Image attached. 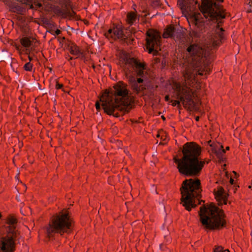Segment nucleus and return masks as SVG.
I'll return each instance as SVG.
<instances>
[{
  "label": "nucleus",
  "mask_w": 252,
  "mask_h": 252,
  "mask_svg": "<svg viewBox=\"0 0 252 252\" xmlns=\"http://www.w3.org/2000/svg\"><path fill=\"white\" fill-rule=\"evenodd\" d=\"M222 28L217 26L215 30L208 33L204 38L202 45L192 44L187 49L188 52V64L185 65L184 77L186 82V86L181 87L177 85L176 88L177 98L179 100H172V105L180 106L182 102L185 107L189 109H194L196 104L192 100L193 93L192 90L187 86H191L195 81V75L198 72L200 75L209 73L210 68L208 67L209 63L210 51L212 47L219 45L223 38Z\"/></svg>",
  "instance_id": "1"
},
{
  "label": "nucleus",
  "mask_w": 252,
  "mask_h": 252,
  "mask_svg": "<svg viewBox=\"0 0 252 252\" xmlns=\"http://www.w3.org/2000/svg\"><path fill=\"white\" fill-rule=\"evenodd\" d=\"M181 158L176 157L173 158L179 173L187 176H199L205 165V161L199 157L200 147L194 142H187L183 146Z\"/></svg>",
  "instance_id": "2"
},
{
  "label": "nucleus",
  "mask_w": 252,
  "mask_h": 252,
  "mask_svg": "<svg viewBox=\"0 0 252 252\" xmlns=\"http://www.w3.org/2000/svg\"><path fill=\"white\" fill-rule=\"evenodd\" d=\"M114 91L110 93L106 91L100 98L102 106L105 112L108 115L119 117L118 113L114 114L115 109L124 113L128 112L131 107L128 91L123 83H119L114 87Z\"/></svg>",
  "instance_id": "3"
},
{
  "label": "nucleus",
  "mask_w": 252,
  "mask_h": 252,
  "mask_svg": "<svg viewBox=\"0 0 252 252\" xmlns=\"http://www.w3.org/2000/svg\"><path fill=\"white\" fill-rule=\"evenodd\" d=\"M200 220L205 228L219 229L225 225V216L222 210L211 203L208 207L203 205L199 212Z\"/></svg>",
  "instance_id": "4"
},
{
  "label": "nucleus",
  "mask_w": 252,
  "mask_h": 252,
  "mask_svg": "<svg viewBox=\"0 0 252 252\" xmlns=\"http://www.w3.org/2000/svg\"><path fill=\"white\" fill-rule=\"evenodd\" d=\"M180 191L181 203L187 210L190 211L192 208L196 207L195 199L201 197L200 181L197 178L186 179L182 183Z\"/></svg>",
  "instance_id": "5"
},
{
  "label": "nucleus",
  "mask_w": 252,
  "mask_h": 252,
  "mask_svg": "<svg viewBox=\"0 0 252 252\" xmlns=\"http://www.w3.org/2000/svg\"><path fill=\"white\" fill-rule=\"evenodd\" d=\"M5 220L8 225L6 227L7 234L0 241V252H14L16 242L20 237V232L17 227V220L12 215L7 216Z\"/></svg>",
  "instance_id": "6"
},
{
  "label": "nucleus",
  "mask_w": 252,
  "mask_h": 252,
  "mask_svg": "<svg viewBox=\"0 0 252 252\" xmlns=\"http://www.w3.org/2000/svg\"><path fill=\"white\" fill-rule=\"evenodd\" d=\"M72 222L68 213L61 212L58 214L53 216L46 228L48 237L50 238L56 233L62 235L65 233H70Z\"/></svg>",
  "instance_id": "7"
},
{
  "label": "nucleus",
  "mask_w": 252,
  "mask_h": 252,
  "mask_svg": "<svg viewBox=\"0 0 252 252\" xmlns=\"http://www.w3.org/2000/svg\"><path fill=\"white\" fill-rule=\"evenodd\" d=\"M178 4L183 14L190 13V17L188 18L190 25L191 24L195 27L200 29L205 26V23L208 24V22L209 21L208 19H206L207 20L205 21L200 13L194 12L197 8L200 9L199 6H201L196 0H178Z\"/></svg>",
  "instance_id": "8"
},
{
  "label": "nucleus",
  "mask_w": 252,
  "mask_h": 252,
  "mask_svg": "<svg viewBox=\"0 0 252 252\" xmlns=\"http://www.w3.org/2000/svg\"><path fill=\"white\" fill-rule=\"evenodd\" d=\"M223 0H202L200 11L205 19L209 21L217 22L224 19L226 13L225 10L222 8L218 2H222Z\"/></svg>",
  "instance_id": "9"
},
{
  "label": "nucleus",
  "mask_w": 252,
  "mask_h": 252,
  "mask_svg": "<svg viewBox=\"0 0 252 252\" xmlns=\"http://www.w3.org/2000/svg\"><path fill=\"white\" fill-rule=\"evenodd\" d=\"M146 34V46L149 53L151 54L154 52V54L156 55L160 45V34L157 31L149 30L147 32Z\"/></svg>",
  "instance_id": "10"
},
{
  "label": "nucleus",
  "mask_w": 252,
  "mask_h": 252,
  "mask_svg": "<svg viewBox=\"0 0 252 252\" xmlns=\"http://www.w3.org/2000/svg\"><path fill=\"white\" fill-rule=\"evenodd\" d=\"M164 38L171 37L176 41L178 40L181 42H184L183 30L181 28L173 25H169L165 29L163 34Z\"/></svg>",
  "instance_id": "11"
},
{
  "label": "nucleus",
  "mask_w": 252,
  "mask_h": 252,
  "mask_svg": "<svg viewBox=\"0 0 252 252\" xmlns=\"http://www.w3.org/2000/svg\"><path fill=\"white\" fill-rule=\"evenodd\" d=\"M127 78L132 89L136 93L138 94L145 89L143 84L144 79L140 77L136 80L134 77L131 76H127Z\"/></svg>",
  "instance_id": "12"
},
{
  "label": "nucleus",
  "mask_w": 252,
  "mask_h": 252,
  "mask_svg": "<svg viewBox=\"0 0 252 252\" xmlns=\"http://www.w3.org/2000/svg\"><path fill=\"white\" fill-rule=\"evenodd\" d=\"M126 64L131 65L136 72L137 76L141 77H144V71L145 67L144 64L143 63L139 62L133 58H131L127 60Z\"/></svg>",
  "instance_id": "13"
},
{
  "label": "nucleus",
  "mask_w": 252,
  "mask_h": 252,
  "mask_svg": "<svg viewBox=\"0 0 252 252\" xmlns=\"http://www.w3.org/2000/svg\"><path fill=\"white\" fill-rule=\"evenodd\" d=\"M105 35L107 38H111L114 40L118 38L124 40L126 38L123 30L120 27H118L113 29H110L108 32L105 33Z\"/></svg>",
  "instance_id": "14"
},
{
  "label": "nucleus",
  "mask_w": 252,
  "mask_h": 252,
  "mask_svg": "<svg viewBox=\"0 0 252 252\" xmlns=\"http://www.w3.org/2000/svg\"><path fill=\"white\" fill-rule=\"evenodd\" d=\"M215 198L218 202L219 205L222 203L226 204L228 194L226 193L221 187H219L217 190H214Z\"/></svg>",
  "instance_id": "15"
},
{
  "label": "nucleus",
  "mask_w": 252,
  "mask_h": 252,
  "mask_svg": "<svg viewBox=\"0 0 252 252\" xmlns=\"http://www.w3.org/2000/svg\"><path fill=\"white\" fill-rule=\"evenodd\" d=\"M213 152L216 154V156L220 160L223 161L225 159L224 157V154L225 153V150L223 149L222 145H220L219 147L217 146L216 147H213Z\"/></svg>",
  "instance_id": "16"
},
{
  "label": "nucleus",
  "mask_w": 252,
  "mask_h": 252,
  "mask_svg": "<svg viewBox=\"0 0 252 252\" xmlns=\"http://www.w3.org/2000/svg\"><path fill=\"white\" fill-rule=\"evenodd\" d=\"M70 52L72 55L76 56H79L81 54L79 47L76 45L70 47Z\"/></svg>",
  "instance_id": "17"
},
{
  "label": "nucleus",
  "mask_w": 252,
  "mask_h": 252,
  "mask_svg": "<svg viewBox=\"0 0 252 252\" xmlns=\"http://www.w3.org/2000/svg\"><path fill=\"white\" fill-rule=\"evenodd\" d=\"M203 27H202V29H197L195 27L194 30L192 31L191 32H190V36L192 37L198 38L200 36V32L203 30Z\"/></svg>",
  "instance_id": "18"
},
{
  "label": "nucleus",
  "mask_w": 252,
  "mask_h": 252,
  "mask_svg": "<svg viewBox=\"0 0 252 252\" xmlns=\"http://www.w3.org/2000/svg\"><path fill=\"white\" fill-rule=\"evenodd\" d=\"M136 16L133 12H130L127 14V20L129 24H132L135 20Z\"/></svg>",
  "instance_id": "19"
},
{
  "label": "nucleus",
  "mask_w": 252,
  "mask_h": 252,
  "mask_svg": "<svg viewBox=\"0 0 252 252\" xmlns=\"http://www.w3.org/2000/svg\"><path fill=\"white\" fill-rule=\"evenodd\" d=\"M21 43L22 45L25 47H28L31 44V41L27 37L21 39Z\"/></svg>",
  "instance_id": "20"
},
{
  "label": "nucleus",
  "mask_w": 252,
  "mask_h": 252,
  "mask_svg": "<svg viewBox=\"0 0 252 252\" xmlns=\"http://www.w3.org/2000/svg\"><path fill=\"white\" fill-rule=\"evenodd\" d=\"M75 15V12L68 8L67 4L65 5V17H73Z\"/></svg>",
  "instance_id": "21"
},
{
  "label": "nucleus",
  "mask_w": 252,
  "mask_h": 252,
  "mask_svg": "<svg viewBox=\"0 0 252 252\" xmlns=\"http://www.w3.org/2000/svg\"><path fill=\"white\" fill-rule=\"evenodd\" d=\"M213 252H229L228 250H223V248L221 246H216L214 249Z\"/></svg>",
  "instance_id": "22"
},
{
  "label": "nucleus",
  "mask_w": 252,
  "mask_h": 252,
  "mask_svg": "<svg viewBox=\"0 0 252 252\" xmlns=\"http://www.w3.org/2000/svg\"><path fill=\"white\" fill-rule=\"evenodd\" d=\"M11 9L13 12H17L18 13H22L24 11V9L19 6H15L11 7Z\"/></svg>",
  "instance_id": "23"
},
{
  "label": "nucleus",
  "mask_w": 252,
  "mask_h": 252,
  "mask_svg": "<svg viewBox=\"0 0 252 252\" xmlns=\"http://www.w3.org/2000/svg\"><path fill=\"white\" fill-rule=\"evenodd\" d=\"M57 12L58 14L62 15L63 17H65V9H58Z\"/></svg>",
  "instance_id": "24"
},
{
  "label": "nucleus",
  "mask_w": 252,
  "mask_h": 252,
  "mask_svg": "<svg viewBox=\"0 0 252 252\" xmlns=\"http://www.w3.org/2000/svg\"><path fill=\"white\" fill-rule=\"evenodd\" d=\"M24 67L26 70L31 71L32 68V64L29 62L25 64Z\"/></svg>",
  "instance_id": "25"
},
{
  "label": "nucleus",
  "mask_w": 252,
  "mask_h": 252,
  "mask_svg": "<svg viewBox=\"0 0 252 252\" xmlns=\"http://www.w3.org/2000/svg\"><path fill=\"white\" fill-rule=\"evenodd\" d=\"M160 4V1L159 0H153L152 2V6L153 7H156Z\"/></svg>",
  "instance_id": "26"
},
{
  "label": "nucleus",
  "mask_w": 252,
  "mask_h": 252,
  "mask_svg": "<svg viewBox=\"0 0 252 252\" xmlns=\"http://www.w3.org/2000/svg\"><path fill=\"white\" fill-rule=\"evenodd\" d=\"M42 22H43V24L47 25H48L50 24L49 21L46 18H43L42 20Z\"/></svg>",
  "instance_id": "27"
},
{
  "label": "nucleus",
  "mask_w": 252,
  "mask_h": 252,
  "mask_svg": "<svg viewBox=\"0 0 252 252\" xmlns=\"http://www.w3.org/2000/svg\"><path fill=\"white\" fill-rule=\"evenodd\" d=\"M95 107L97 110H99L100 109V105L99 102L97 101L95 103Z\"/></svg>",
  "instance_id": "28"
},
{
  "label": "nucleus",
  "mask_w": 252,
  "mask_h": 252,
  "mask_svg": "<svg viewBox=\"0 0 252 252\" xmlns=\"http://www.w3.org/2000/svg\"><path fill=\"white\" fill-rule=\"evenodd\" d=\"M34 8L32 9H36L37 8H40L42 7V4L41 3L39 2V3H37V5H36V6H34Z\"/></svg>",
  "instance_id": "29"
},
{
  "label": "nucleus",
  "mask_w": 252,
  "mask_h": 252,
  "mask_svg": "<svg viewBox=\"0 0 252 252\" xmlns=\"http://www.w3.org/2000/svg\"><path fill=\"white\" fill-rule=\"evenodd\" d=\"M63 87V85L62 84H59L58 82H57L56 83V87L57 89H60L62 87Z\"/></svg>",
  "instance_id": "30"
},
{
  "label": "nucleus",
  "mask_w": 252,
  "mask_h": 252,
  "mask_svg": "<svg viewBox=\"0 0 252 252\" xmlns=\"http://www.w3.org/2000/svg\"><path fill=\"white\" fill-rule=\"evenodd\" d=\"M37 3H39L37 0H34L33 1L32 0V4H33V3L35 5L34 6H36Z\"/></svg>",
  "instance_id": "31"
},
{
  "label": "nucleus",
  "mask_w": 252,
  "mask_h": 252,
  "mask_svg": "<svg viewBox=\"0 0 252 252\" xmlns=\"http://www.w3.org/2000/svg\"><path fill=\"white\" fill-rule=\"evenodd\" d=\"M61 33V31L59 30H57L56 31H55V34L56 35H59V34H60Z\"/></svg>",
  "instance_id": "32"
},
{
  "label": "nucleus",
  "mask_w": 252,
  "mask_h": 252,
  "mask_svg": "<svg viewBox=\"0 0 252 252\" xmlns=\"http://www.w3.org/2000/svg\"><path fill=\"white\" fill-rule=\"evenodd\" d=\"M141 8L143 9V12H145L146 11V8L144 6H141Z\"/></svg>",
  "instance_id": "33"
},
{
  "label": "nucleus",
  "mask_w": 252,
  "mask_h": 252,
  "mask_svg": "<svg viewBox=\"0 0 252 252\" xmlns=\"http://www.w3.org/2000/svg\"><path fill=\"white\" fill-rule=\"evenodd\" d=\"M230 183L232 185L234 184V180L232 178H230Z\"/></svg>",
  "instance_id": "34"
},
{
  "label": "nucleus",
  "mask_w": 252,
  "mask_h": 252,
  "mask_svg": "<svg viewBox=\"0 0 252 252\" xmlns=\"http://www.w3.org/2000/svg\"><path fill=\"white\" fill-rule=\"evenodd\" d=\"M165 100L168 101V100L169 99V95H166L165 97Z\"/></svg>",
  "instance_id": "35"
},
{
  "label": "nucleus",
  "mask_w": 252,
  "mask_h": 252,
  "mask_svg": "<svg viewBox=\"0 0 252 252\" xmlns=\"http://www.w3.org/2000/svg\"><path fill=\"white\" fill-rule=\"evenodd\" d=\"M247 12H249V13H250V12H252V8H250L249 9H248V10H247Z\"/></svg>",
  "instance_id": "36"
},
{
  "label": "nucleus",
  "mask_w": 252,
  "mask_h": 252,
  "mask_svg": "<svg viewBox=\"0 0 252 252\" xmlns=\"http://www.w3.org/2000/svg\"><path fill=\"white\" fill-rule=\"evenodd\" d=\"M199 116H196V117H195V120H196V121H199Z\"/></svg>",
  "instance_id": "37"
},
{
  "label": "nucleus",
  "mask_w": 252,
  "mask_h": 252,
  "mask_svg": "<svg viewBox=\"0 0 252 252\" xmlns=\"http://www.w3.org/2000/svg\"><path fill=\"white\" fill-rule=\"evenodd\" d=\"M250 6L252 7V0H251V1L249 2Z\"/></svg>",
  "instance_id": "38"
},
{
  "label": "nucleus",
  "mask_w": 252,
  "mask_h": 252,
  "mask_svg": "<svg viewBox=\"0 0 252 252\" xmlns=\"http://www.w3.org/2000/svg\"><path fill=\"white\" fill-rule=\"evenodd\" d=\"M161 118H162V119L163 120H165V118L163 116H161Z\"/></svg>",
  "instance_id": "39"
},
{
  "label": "nucleus",
  "mask_w": 252,
  "mask_h": 252,
  "mask_svg": "<svg viewBox=\"0 0 252 252\" xmlns=\"http://www.w3.org/2000/svg\"><path fill=\"white\" fill-rule=\"evenodd\" d=\"M226 150H229V147H228H228H227L226 148Z\"/></svg>",
  "instance_id": "40"
},
{
  "label": "nucleus",
  "mask_w": 252,
  "mask_h": 252,
  "mask_svg": "<svg viewBox=\"0 0 252 252\" xmlns=\"http://www.w3.org/2000/svg\"><path fill=\"white\" fill-rule=\"evenodd\" d=\"M29 59L30 61L32 60V58L30 56H29Z\"/></svg>",
  "instance_id": "41"
},
{
  "label": "nucleus",
  "mask_w": 252,
  "mask_h": 252,
  "mask_svg": "<svg viewBox=\"0 0 252 252\" xmlns=\"http://www.w3.org/2000/svg\"><path fill=\"white\" fill-rule=\"evenodd\" d=\"M24 186L25 189L26 190L27 189V187H26V186L25 185H24Z\"/></svg>",
  "instance_id": "42"
},
{
  "label": "nucleus",
  "mask_w": 252,
  "mask_h": 252,
  "mask_svg": "<svg viewBox=\"0 0 252 252\" xmlns=\"http://www.w3.org/2000/svg\"><path fill=\"white\" fill-rule=\"evenodd\" d=\"M233 173L235 175H236V174H237V173H236L235 171H233Z\"/></svg>",
  "instance_id": "43"
},
{
  "label": "nucleus",
  "mask_w": 252,
  "mask_h": 252,
  "mask_svg": "<svg viewBox=\"0 0 252 252\" xmlns=\"http://www.w3.org/2000/svg\"><path fill=\"white\" fill-rule=\"evenodd\" d=\"M157 136L158 137H159V134H158L157 135Z\"/></svg>",
  "instance_id": "44"
},
{
  "label": "nucleus",
  "mask_w": 252,
  "mask_h": 252,
  "mask_svg": "<svg viewBox=\"0 0 252 252\" xmlns=\"http://www.w3.org/2000/svg\"><path fill=\"white\" fill-rule=\"evenodd\" d=\"M210 146L213 147V145L212 144H210Z\"/></svg>",
  "instance_id": "45"
},
{
  "label": "nucleus",
  "mask_w": 252,
  "mask_h": 252,
  "mask_svg": "<svg viewBox=\"0 0 252 252\" xmlns=\"http://www.w3.org/2000/svg\"><path fill=\"white\" fill-rule=\"evenodd\" d=\"M210 142H211V141H209L208 142V143H210Z\"/></svg>",
  "instance_id": "46"
},
{
  "label": "nucleus",
  "mask_w": 252,
  "mask_h": 252,
  "mask_svg": "<svg viewBox=\"0 0 252 252\" xmlns=\"http://www.w3.org/2000/svg\"><path fill=\"white\" fill-rule=\"evenodd\" d=\"M19 199V197H17V200H18L19 201V199Z\"/></svg>",
  "instance_id": "47"
},
{
  "label": "nucleus",
  "mask_w": 252,
  "mask_h": 252,
  "mask_svg": "<svg viewBox=\"0 0 252 252\" xmlns=\"http://www.w3.org/2000/svg\"><path fill=\"white\" fill-rule=\"evenodd\" d=\"M19 199V197H17V200H18L19 201V199Z\"/></svg>",
  "instance_id": "48"
},
{
  "label": "nucleus",
  "mask_w": 252,
  "mask_h": 252,
  "mask_svg": "<svg viewBox=\"0 0 252 252\" xmlns=\"http://www.w3.org/2000/svg\"><path fill=\"white\" fill-rule=\"evenodd\" d=\"M72 57H71V58H70V60H72Z\"/></svg>",
  "instance_id": "49"
},
{
  "label": "nucleus",
  "mask_w": 252,
  "mask_h": 252,
  "mask_svg": "<svg viewBox=\"0 0 252 252\" xmlns=\"http://www.w3.org/2000/svg\"><path fill=\"white\" fill-rule=\"evenodd\" d=\"M249 188H252V187H251V186H249Z\"/></svg>",
  "instance_id": "50"
},
{
  "label": "nucleus",
  "mask_w": 252,
  "mask_h": 252,
  "mask_svg": "<svg viewBox=\"0 0 252 252\" xmlns=\"http://www.w3.org/2000/svg\"><path fill=\"white\" fill-rule=\"evenodd\" d=\"M19 174H20V173H18V175H17V176H18ZM17 177V176H16V177Z\"/></svg>",
  "instance_id": "51"
}]
</instances>
